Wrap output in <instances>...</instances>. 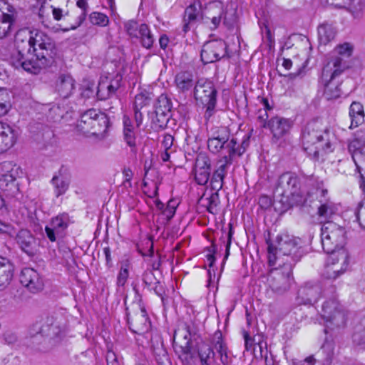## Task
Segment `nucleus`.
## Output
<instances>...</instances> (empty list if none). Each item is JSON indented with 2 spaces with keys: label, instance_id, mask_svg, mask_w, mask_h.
Wrapping results in <instances>:
<instances>
[{
  "label": "nucleus",
  "instance_id": "22",
  "mask_svg": "<svg viewBox=\"0 0 365 365\" xmlns=\"http://www.w3.org/2000/svg\"><path fill=\"white\" fill-rule=\"evenodd\" d=\"M292 125L290 119L279 116L273 117L268 121V128L272 134V138L276 141L284 138L289 133Z\"/></svg>",
  "mask_w": 365,
  "mask_h": 365
},
{
  "label": "nucleus",
  "instance_id": "38",
  "mask_svg": "<svg viewBox=\"0 0 365 365\" xmlns=\"http://www.w3.org/2000/svg\"><path fill=\"white\" fill-rule=\"evenodd\" d=\"M365 148V131H358L352 140L350 141L348 145L349 153H354L356 152H364Z\"/></svg>",
  "mask_w": 365,
  "mask_h": 365
},
{
  "label": "nucleus",
  "instance_id": "8",
  "mask_svg": "<svg viewBox=\"0 0 365 365\" xmlns=\"http://www.w3.org/2000/svg\"><path fill=\"white\" fill-rule=\"evenodd\" d=\"M277 267L270 270L267 276L269 288L276 294H282L287 292L293 282L292 264L277 263Z\"/></svg>",
  "mask_w": 365,
  "mask_h": 365
},
{
  "label": "nucleus",
  "instance_id": "49",
  "mask_svg": "<svg viewBox=\"0 0 365 365\" xmlns=\"http://www.w3.org/2000/svg\"><path fill=\"white\" fill-rule=\"evenodd\" d=\"M225 176L215 170L214 171L210 178V185L212 190L219 192L222 188Z\"/></svg>",
  "mask_w": 365,
  "mask_h": 365
},
{
  "label": "nucleus",
  "instance_id": "2",
  "mask_svg": "<svg viewBox=\"0 0 365 365\" xmlns=\"http://www.w3.org/2000/svg\"><path fill=\"white\" fill-rule=\"evenodd\" d=\"M212 344L216 353L206 344H199L196 352L190 346V333L187 328L178 329L174 334V351L183 365H197L198 361L201 365H228L231 358L227 354L221 331L215 332Z\"/></svg>",
  "mask_w": 365,
  "mask_h": 365
},
{
  "label": "nucleus",
  "instance_id": "1",
  "mask_svg": "<svg viewBox=\"0 0 365 365\" xmlns=\"http://www.w3.org/2000/svg\"><path fill=\"white\" fill-rule=\"evenodd\" d=\"M16 49L10 57L11 65L31 73L39 71L38 60L45 63L56 55L55 43L46 34L39 30H20L16 34Z\"/></svg>",
  "mask_w": 365,
  "mask_h": 365
},
{
  "label": "nucleus",
  "instance_id": "37",
  "mask_svg": "<svg viewBox=\"0 0 365 365\" xmlns=\"http://www.w3.org/2000/svg\"><path fill=\"white\" fill-rule=\"evenodd\" d=\"M118 88V85L108 84L106 80L101 79L98 86L97 96L99 100H106L113 96Z\"/></svg>",
  "mask_w": 365,
  "mask_h": 365
},
{
  "label": "nucleus",
  "instance_id": "18",
  "mask_svg": "<svg viewBox=\"0 0 365 365\" xmlns=\"http://www.w3.org/2000/svg\"><path fill=\"white\" fill-rule=\"evenodd\" d=\"M19 279L21 284L31 293H38L43 289L44 282L42 276L33 268H24L21 272Z\"/></svg>",
  "mask_w": 365,
  "mask_h": 365
},
{
  "label": "nucleus",
  "instance_id": "45",
  "mask_svg": "<svg viewBox=\"0 0 365 365\" xmlns=\"http://www.w3.org/2000/svg\"><path fill=\"white\" fill-rule=\"evenodd\" d=\"M11 106L10 95L8 91L0 88V115L6 114Z\"/></svg>",
  "mask_w": 365,
  "mask_h": 365
},
{
  "label": "nucleus",
  "instance_id": "59",
  "mask_svg": "<svg viewBox=\"0 0 365 365\" xmlns=\"http://www.w3.org/2000/svg\"><path fill=\"white\" fill-rule=\"evenodd\" d=\"M142 279L143 283L148 287L155 283V277L151 270L145 271Z\"/></svg>",
  "mask_w": 365,
  "mask_h": 365
},
{
  "label": "nucleus",
  "instance_id": "42",
  "mask_svg": "<svg viewBox=\"0 0 365 365\" xmlns=\"http://www.w3.org/2000/svg\"><path fill=\"white\" fill-rule=\"evenodd\" d=\"M138 34L142 46L145 48H150L155 41V38L146 24H142L139 26Z\"/></svg>",
  "mask_w": 365,
  "mask_h": 365
},
{
  "label": "nucleus",
  "instance_id": "17",
  "mask_svg": "<svg viewBox=\"0 0 365 365\" xmlns=\"http://www.w3.org/2000/svg\"><path fill=\"white\" fill-rule=\"evenodd\" d=\"M249 138L247 135H244L243 139L240 142V147L238 149L228 148V153L225 154L220 158L216 163L215 171L227 175L229 167L232 164L237 157H240L247 150L249 145Z\"/></svg>",
  "mask_w": 365,
  "mask_h": 365
},
{
  "label": "nucleus",
  "instance_id": "15",
  "mask_svg": "<svg viewBox=\"0 0 365 365\" xmlns=\"http://www.w3.org/2000/svg\"><path fill=\"white\" fill-rule=\"evenodd\" d=\"M71 223L70 216L66 212L61 213L52 217L45 227L47 238L51 242H56L58 238L64 236L65 231Z\"/></svg>",
  "mask_w": 365,
  "mask_h": 365
},
{
  "label": "nucleus",
  "instance_id": "5",
  "mask_svg": "<svg viewBox=\"0 0 365 365\" xmlns=\"http://www.w3.org/2000/svg\"><path fill=\"white\" fill-rule=\"evenodd\" d=\"M274 192L282 197L280 202L286 206L298 205L305 201L301 191L300 180L294 173L282 174L277 181Z\"/></svg>",
  "mask_w": 365,
  "mask_h": 365
},
{
  "label": "nucleus",
  "instance_id": "26",
  "mask_svg": "<svg viewBox=\"0 0 365 365\" xmlns=\"http://www.w3.org/2000/svg\"><path fill=\"white\" fill-rule=\"evenodd\" d=\"M75 88V81L69 74H61L56 82V90L63 98L71 96Z\"/></svg>",
  "mask_w": 365,
  "mask_h": 365
},
{
  "label": "nucleus",
  "instance_id": "13",
  "mask_svg": "<svg viewBox=\"0 0 365 365\" xmlns=\"http://www.w3.org/2000/svg\"><path fill=\"white\" fill-rule=\"evenodd\" d=\"M229 147L238 149L240 147V143L235 138L230 139V133L227 128L215 127L212 128L207 139L209 150L215 154L224 150L225 154H227Z\"/></svg>",
  "mask_w": 365,
  "mask_h": 365
},
{
  "label": "nucleus",
  "instance_id": "23",
  "mask_svg": "<svg viewBox=\"0 0 365 365\" xmlns=\"http://www.w3.org/2000/svg\"><path fill=\"white\" fill-rule=\"evenodd\" d=\"M18 133L11 125L0 121V153L11 148L16 143Z\"/></svg>",
  "mask_w": 365,
  "mask_h": 365
},
{
  "label": "nucleus",
  "instance_id": "3",
  "mask_svg": "<svg viewBox=\"0 0 365 365\" xmlns=\"http://www.w3.org/2000/svg\"><path fill=\"white\" fill-rule=\"evenodd\" d=\"M268 245V262L269 266H275L277 263H289L292 266L301 257L297 240L294 236L287 233H282L276 237L274 243L267 241Z\"/></svg>",
  "mask_w": 365,
  "mask_h": 365
},
{
  "label": "nucleus",
  "instance_id": "21",
  "mask_svg": "<svg viewBox=\"0 0 365 365\" xmlns=\"http://www.w3.org/2000/svg\"><path fill=\"white\" fill-rule=\"evenodd\" d=\"M16 242L20 249L29 256H34L38 251V242L28 230L22 229L16 236Z\"/></svg>",
  "mask_w": 365,
  "mask_h": 365
},
{
  "label": "nucleus",
  "instance_id": "14",
  "mask_svg": "<svg viewBox=\"0 0 365 365\" xmlns=\"http://www.w3.org/2000/svg\"><path fill=\"white\" fill-rule=\"evenodd\" d=\"M19 21L20 9L6 0H0V40L11 36Z\"/></svg>",
  "mask_w": 365,
  "mask_h": 365
},
{
  "label": "nucleus",
  "instance_id": "35",
  "mask_svg": "<svg viewBox=\"0 0 365 365\" xmlns=\"http://www.w3.org/2000/svg\"><path fill=\"white\" fill-rule=\"evenodd\" d=\"M348 266L349 264H343L341 263L327 262L324 275L327 279H335L346 272Z\"/></svg>",
  "mask_w": 365,
  "mask_h": 365
},
{
  "label": "nucleus",
  "instance_id": "20",
  "mask_svg": "<svg viewBox=\"0 0 365 365\" xmlns=\"http://www.w3.org/2000/svg\"><path fill=\"white\" fill-rule=\"evenodd\" d=\"M203 11L204 9H202L200 1H195L185 9L182 26V30L185 33L190 31L200 19L203 21Z\"/></svg>",
  "mask_w": 365,
  "mask_h": 365
},
{
  "label": "nucleus",
  "instance_id": "9",
  "mask_svg": "<svg viewBox=\"0 0 365 365\" xmlns=\"http://www.w3.org/2000/svg\"><path fill=\"white\" fill-rule=\"evenodd\" d=\"M223 19V24L228 28L232 27L236 22L237 16L235 11H225L221 2L214 1L209 3L204 9L203 23L210 29H216Z\"/></svg>",
  "mask_w": 365,
  "mask_h": 365
},
{
  "label": "nucleus",
  "instance_id": "40",
  "mask_svg": "<svg viewBox=\"0 0 365 365\" xmlns=\"http://www.w3.org/2000/svg\"><path fill=\"white\" fill-rule=\"evenodd\" d=\"M77 6L81 9V13L76 18L74 23L71 24L70 26L63 29V31H68L70 30H75L79 27L86 19L88 4L86 0H78L76 2Z\"/></svg>",
  "mask_w": 365,
  "mask_h": 365
},
{
  "label": "nucleus",
  "instance_id": "33",
  "mask_svg": "<svg viewBox=\"0 0 365 365\" xmlns=\"http://www.w3.org/2000/svg\"><path fill=\"white\" fill-rule=\"evenodd\" d=\"M51 182L54 188V194L57 197L65 194L70 185L69 178L63 175L61 171L52 178Z\"/></svg>",
  "mask_w": 365,
  "mask_h": 365
},
{
  "label": "nucleus",
  "instance_id": "6",
  "mask_svg": "<svg viewBox=\"0 0 365 365\" xmlns=\"http://www.w3.org/2000/svg\"><path fill=\"white\" fill-rule=\"evenodd\" d=\"M348 67L342 58L337 56L325 63L322 72V82L324 85V95L327 99H336L341 96L340 82L336 78Z\"/></svg>",
  "mask_w": 365,
  "mask_h": 365
},
{
  "label": "nucleus",
  "instance_id": "16",
  "mask_svg": "<svg viewBox=\"0 0 365 365\" xmlns=\"http://www.w3.org/2000/svg\"><path fill=\"white\" fill-rule=\"evenodd\" d=\"M227 44L222 40H213L205 43L201 51V60L205 64L219 61L227 56Z\"/></svg>",
  "mask_w": 365,
  "mask_h": 365
},
{
  "label": "nucleus",
  "instance_id": "56",
  "mask_svg": "<svg viewBox=\"0 0 365 365\" xmlns=\"http://www.w3.org/2000/svg\"><path fill=\"white\" fill-rule=\"evenodd\" d=\"M155 117L153 119V121L156 123L157 126L160 128H164L170 117V114L169 113H159L158 111H155Z\"/></svg>",
  "mask_w": 365,
  "mask_h": 365
},
{
  "label": "nucleus",
  "instance_id": "7",
  "mask_svg": "<svg viewBox=\"0 0 365 365\" xmlns=\"http://www.w3.org/2000/svg\"><path fill=\"white\" fill-rule=\"evenodd\" d=\"M22 175V169L14 162L0 163V190L6 199H18L21 195L19 180Z\"/></svg>",
  "mask_w": 365,
  "mask_h": 365
},
{
  "label": "nucleus",
  "instance_id": "55",
  "mask_svg": "<svg viewBox=\"0 0 365 365\" xmlns=\"http://www.w3.org/2000/svg\"><path fill=\"white\" fill-rule=\"evenodd\" d=\"M353 341L358 346L365 345V328L362 329L361 326L356 328L353 334Z\"/></svg>",
  "mask_w": 365,
  "mask_h": 365
},
{
  "label": "nucleus",
  "instance_id": "19",
  "mask_svg": "<svg viewBox=\"0 0 365 365\" xmlns=\"http://www.w3.org/2000/svg\"><path fill=\"white\" fill-rule=\"evenodd\" d=\"M328 190L324 188L317 190V197L319 199V205L317 209V215L320 219L328 220L338 211L336 205L327 196Z\"/></svg>",
  "mask_w": 365,
  "mask_h": 365
},
{
  "label": "nucleus",
  "instance_id": "53",
  "mask_svg": "<svg viewBox=\"0 0 365 365\" xmlns=\"http://www.w3.org/2000/svg\"><path fill=\"white\" fill-rule=\"evenodd\" d=\"M244 339H245V346L246 350H250L254 346V350H255L256 346H258L261 354H262V348L266 346V343L264 341H259L257 344H253V339L250 336L248 332L244 331Z\"/></svg>",
  "mask_w": 365,
  "mask_h": 365
},
{
  "label": "nucleus",
  "instance_id": "11",
  "mask_svg": "<svg viewBox=\"0 0 365 365\" xmlns=\"http://www.w3.org/2000/svg\"><path fill=\"white\" fill-rule=\"evenodd\" d=\"M321 241L324 252H332L344 247L346 231L344 227L331 221L324 223L321 228Z\"/></svg>",
  "mask_w": 365,
  "mask_h": 365
},
{
  "label": "nucleus",
  "instance_id": "60",
  "mask_svg": "<svg viewBox=\"0 0 365 365\" xmlns=\"http://www.w3.org/2000/svg\"><path fill=\"white\" fill-rule=\"evenodd\" d=\"M269 118L267 111L266 109H259L257 112V120L260 123L262 128L268 127L267 119Z\"/></svg>",
  "mask_w": 365,
  "mask_h": 365
},
{
  "label": "nucleus",
  "instance_id": "51",
  "mask_svg": "<svg viewBox=\"0 0 365 365\" xmlns=\"http://www.w3.org/2000/svg\"><path fill=\"white\" fill-rule=\"evenodd\" d=\"M210 170L211 164L209 157L205 153L197 155L195 160V170Z\"/></svg>",
  "mask_w": 365,
  "mask_h": 365
},
{
  "label": "nucleus",
  "instance_id": "50",
  "mask_svg": "<svg viewBox=\"0 0 365 365\" xmlns=\"http://www.w3.org/2000/svg\"><path fill=\"white\" fill-rule=\"evenodd\" d=\"M52 13V6L46 3H43L38 10V18L41 22L47 26L50 14Z\"/></svg>",
  "mask_w": 365,
  "mask_h": 365
},
{
  "label": "nucleus",
  "instance_id": "31",
  "mask_svg": "<svg viewBox=\"0 0 365 365\" xmlns=\"http://www.w3.org/2000/svg\"><path fill=\"white\" fill-rule=\"evenodd\" d=\"M349 117L351 119L350 128H356L364 121V107L359 102L354 101L349 107Z\"/></svg>",
  "mask_w": 365,
  "mask_h": 365
},
{
  "label": "nucleus",
  "instance_id": "41",
  "mask_svg": "<svg viewBox=\"0 0 365 365\" xmlns=\"http://www.w3.org/2000/svg\"><path fill=\"white\" fill-rule=\"evenodd\" d=\"M353 51V47L349 43H344L343 44L337 46L331 54H330L327 60V62H328L331 58L333 57H339L342 58L343 61L348 66L346 61L345 58H349Z\"/></svg>",
  "mask_w": 365,
  "mask_h": 365
},
{
  "label": "nucleus",
  "instance_id": "58",
  "mask_svg": "<svg viewBox=\"0 0 365 365\" xmlns=\"http://www.w3.org/2000/svg\"><path fill=\"white\" fill-rule=\"evenodd\" d=\"M317 360L313 356H309L304 360L293 359L290 361V365H315Z\"/></svg>",
  "mask_w": 365,
  "mask_h": 365
},
{
  "label": "nucleus",
  "instance_id": "43",
  "mask_svg": "<svg viewBox=\"0 0 365 365\" xmlns=\"http://www.w3.org/2000/svg\"><path fill=\"white\" fill-rule=\"evenodd\" d=\"M172 109V103L165 95H160L155 104V111H158L160 114H170Z\"/></svg>",
  "mask_w": 365,
  "mask_h": 365
},
{
  "label": "nucleus",
  "instance_id": "12",
  "mask_svg": "<svg viewBox=\"0 0 365 365\" xmlns=\"http://www.w3.org/2000/svg\"><path fill=\"white\" fill-rule=\"evenodd\" d=\"M217 91L212 82L206 79H200L194 87L195 100L206 107L205 118L208 120L214 113L216 106Z\"/></svg>",
  "mask_w": 365,
  "mask_h": 365
},
{
  "label": "nucleus",
  "instance_id": "32",
  "mask_svg": "<svg viewBox=\"0 0 365 365\" xmlns=\"http://www.w3.org/2000/svg\"><path fill=\"white\" fill-rule=\"evenodd\" d=\"M13 277V266L9 260L0 257V289L6 287Z\"/></svg>",
  "mask_w": 365,
  "mask_h": 365
},
{
  "label": "nucleus",
  "instance_id": "39",
  "mask_svg": "<svg viewBox=\"0 0 365 365\" xmlns=\"http://www.w3.org/2000/svg\"><path fill=\"white\" fill-rule=\"evenodd\" d=\"M201 200L202 205L206 207L209 212L213 215L218 212V207L220 203L218 192L215 191L208 197H202Z\"/></svg>",
  "mask_w": 365,
  "mask_h": 365
},
{
  "label": "nucleus",
  "instance_id": "52",
  "mask_svg": "<svg viewBox=\"0 0 365 365\" xmlns=\"http://www.w3.org/2000/svg\"><path fill=\"white\" fill-rule=\"evenodd\" d=\"M90 21L93 24L100 26H106L109 23L108 17L100 12H93L90 15Z\"/></svg>",
  "mask_w": 365,
  "mask_h": 365
},
{
  "label": "nucleus",
  "instance_id": "29",
  "mask_svg": "<svg viewBox=\"0 0 365 365\" xmlns=\"http://www.w3.org/2000/svg\"><path fill=\"white\" fill-rule=\"evenodd\" d=\"M175 83L178 90L182 93L190 91L196 84L193 74L189 71L178 73L175 76Z\"/></svg>",
  "mask_w": 365,
  "mask_h": 365
},
{
  "label": "nucleus",
  "instance_id": "27",
  "mask_svg": "<svg viewBox=\"0 0 365 365\" xmlns=\"http://www.w3.org/2000/svg\"><path fill=\"white\" fill-rule=\"evenodd\" d=\"M96 117L93 118L92 123V135L103 138L109 126V120L107 115L97 110Z\"/></svg>",
  "mask_w": 365,
  "mask_h": 365
},
{
  "label": "nucleus",
  "instance_id": "36",
  "mask_svg": "<svg viewBox=\"0 0 365 365\" xmlns=\"http://www.w3.org/2000/svg\"><path fill=\"white\" fill-rule=\"evenodd\" d=\"M326 252L329 255L327 259V262L349 264V255L344 247L338 248L334 251Z\"/></svg>",
  "mask_w": 365,
  "mask_h": 365
},
{
  "label": "nucleus",
  "instance_id": "30",
  "mask_svg": "<svg viewBox=\"0 0 365 365\" xmlns=\"http://www.w3.org/2000/svg\"><path fill=\"white\" fill-rule=\"evenodd\" d=\"M322 289L319 285L315 284L310 287L302 288L299 292V296L305 304H313L316 303L320 297Z\"/></svg>",
  "mask_w": 365,
  "mask_h": 365
},
{
  "label": "nucleus",
  "instance_id": "61",
  "mask_svg": "<svg viewBox=\"0 0 365 365\" xmlns=\"http://www.w3.org/2000/svg\"><path fill=\"white\" fill-rule=\"evenodd\" d=\"M176 209V204L174 200H170L168 202L167 207L163 211V214L166 216V217L170 220L171 219L175 213Z\"/></svg>",
  "mask_w": 365,
  "mask_h": 365
},
{
  "label": "nucleus",
  "instance_id": "57",
  "mask_svg": "<svg viewBox=\"0 0 365 365\" xmlns=\"http://www.w3.org/2000/svg\"><path fill=\"white\" fill-rule=\"evenodd\" d=\"M123 136L124 140L128 145H129L131 148L135 147V130L127 129L125 130H123Z\"/></svg>",
  "mask_w": 365,
  "mask_h": 365
},
{
  "label": "nucleus",
  "instance_id": "64",
  "mask_svg": "<svg viewBox=\"0 0 365 365\" xmlns=\"http://www.w3.org/2000/svg\"><path fill=\"white\" fill-rule=\"evenodd\" d=\"M356 217L360 226L365 230V205L363 208H359L356 212Z\"/></svg>",
  "mask_w": 365,
  "mask_h": 365
},
{
  "label": "nucleus",
  "instance_id": "62",
  "mask_svg": "<svg viewBox=\"0 0 365 365\" xmlns=\"http://www.w3.org/2000/svg\"><path fill=\"white\" fill-rule=\"evenodd\" d=\"M129 276V272H128L126 269H123V270L119 271L118 277H117V285L118 287H123L128 278Z\"/></svg>",
  "mask_w": 365,
  "mask_h": 365
},
{
  "label": "nucleus",
  "instance_id": "46",
  "mask_svg": "<svg viewBox=\"0 0 365 365\" xmlns=\"http://www.w3.org/2000/svg\"><path fill=\"white\" fill-rule=\"evenodd\" d=\"M356 170L359 175H365V151L351 153Z\"/></svg>",
  "mask_w": 365,
  "mask_h": 365
},
{
  "label": "nucleus",
  "instance_id": "48",
  "mask_svg": "<svg viewBox=\"0 0 365 365\" xmlns=\"http://www.w3.org/2000/svg\"><path fill=\"white\" fill-rule=\"evenodd\" d=\"M153 352L158 365H171L168 353L163 346L155 349Z\"/></svg>",
  "mask_w": 365,
  "mask_h": 365
},
{
  "label": "nucleus",
  "instance_id": "25",
  "mask_svg": "<svg viewBox=\"0 0 365 365\" xmlns=\"http://www.w3.org/2000/svg\"><path fill=\"white\" fill-rule=\"evenodd\" d=\"M46 327L51 336L61 337L67 329V321L61 314L48 317L46 319V325L43 326L44 331Z\"/></svg>",
  "mask_w": 365,
  "mask_h": 365
},
{
  "label": "nucleus",
  "instance_id": "28",
  "mask_svg": "<svg viewBox=\"0 0 365 365\" xmlns=\"http://www.w3.org/2000/svg\"><path fill=\"white\" fill-rule=\"evenodd\" d=\"M97 110L89 109L84 112L77 121V129L79 132L86 135H92V123L93 118L97 115Z\"/></svg>",
  "mask_w": 365,
  "mask_h": 365
},
{
  "label": "nucleus",
  "instance_id": "63",
  "mask_svg": "<svg viewBox=\"0 0 365 365\" xmlns=\"http://www.w3.org/2000/svg\"><path fill=\"white\" fill-rule=\"evenodd\" d=\"M360 175V180H359V187L362 192L363 194V199L361 200V202L359 203L357 209L359 208H363V207L365 205V175Z\"/></svg>",
  "mask_w": 365,
  "mask_h": 365
},
{
  "label": "nucleus",
  "instance_id": "24",
  "mask_svg": "<svg viewBox=\"0 0 365 365\" xmlns=\"http://www.w3.org/2000/svg\"><path fill=\"white\" fill-rule=\"evenodd\" d=\"M128 322L130 329L138 334H146L150 328V322L143 307L140 309V312L134 316L131 322L128 317Z\"/></svg>",
  "mask_w": 365,
  "mask_h": 365
},
{
  "label": "nucleus",
  "instance_id": "10",
  "mask_svg": "<svg viewBox=\"0 0 365 365\" xmlns=\"http://www.w3.org/2000/svg\"><path fill=\"white\" fill-rule=\"evenodd\" d=\"M320 316L323 320L322 323L326 327V333L327 329L344 327L347 320L346 311L334 297L324 302Z\"/></svg>",
  "mask_w": 365,
  "mask_h": 365
},
{
  "label": "nucleus",
  "instance_id": "54",
  "mask_svg": "<svg viewBox=\"0 0 365 365\" xmlns=\"http://www.w3.org/2000/svg\"><path fill=\"white\" fill-rule=\"evenodd\" d=\"M210 170H195V178L199 185H205L210 178Z\"/></svg>",
  "mask_w": 365,
  "mask_h": 365
},
{
  "label": "nucleus",
  "instance_id": "44",
  "mask_svg": "<svg viewBox=\"0 0 365 365\" xmlns=\"http://www.w3.org/2000/svg\"><path fill=\"white\" fill-rule=\"evenodd\" d=\"M348 9L356 18L362 13L365 6V0H344Z\"/></svg>",
  "mask_w": 365,
  "mask_h": 365
},
{
  "label": "nucleus",
  "instance_id": "47",
  "mask_svg": "<svg viewBox=\"0 0 365 365\" xmlns=\"http://www.w3.org/2000/svg\"><path fill=\"white\" fill-rule=\"evenodd\" d=\"M222 235L220 237V240L225 244V259H227L230 255V249L232 242V235L234 234L232 225L229 224L228 232L222 230Z\"/></svg>",
  "mask_w": 365,
  "mask_h": 365
},
{
  "label": "nucleus",
  "instance_id": "4",
  "mask_svg": "<svg viewBox=\"0 0 365 365\" xmlns=\"http://www.w3.org/2000/svg\"><path fill=\"white\" fill-rule=\"evenodd\" d=\"M302 140L304 150L314 159L319 158L321 151L332 150L329 133L322 129V125L317 121L307 123L303 128Z\"/></svg>",
  "mask_w": 365,
  "mask_h": 365
},
{
  "label": "nucleus",
  "instance_id": "34",
  "mask_svg": "<svg viewBox=\"0 0 365 365\" xmlns=\"http://www.w3.org/2000/svg\"><path fill=\"white\" fill-rule=\"evenodd\" d=\"M336 30L332 24L323 23L318 27V37L320 44L327 45L336 36Z\"/></svg>",
  "mask_w": 365,
  "mask_h": 365
}]
</instances>
